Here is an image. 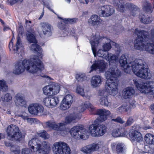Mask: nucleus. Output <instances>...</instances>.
<instances>
[{"instance_id": "obj_58", "label": "nucleus", "mask_w": 154, "mask_h": 154, "mask_svg": "<svg viewBox=\"0 0 154 154\" xmlns=\"http://www.w3.org/2000/svg\"><path fill=\"white\" fill-rule=\"evenodd\" d=\"M19 116L20 117L24 120H27V119H28V117L26 116L23 115H19Z\"/></svg>"}, {"instance_id": "obj_23", "label": "nucleus", "mask_w": 154, "mask_h": 154, "mask_svg": "<svg viewBox=\"0 0 154 154\" xmlns=\"http://www.w3.org/2000/svg\"><path fill=\"white\" fill-rule=\"evenodd\" d=\"M16 49H14V53H17L18 56L21 58L23 54V51L22 50V44L21 42L20 38L18 36L17 37V42L15 45Z\"/></svg>"}, {"instance_id": "obj_26", "label": "nucleus", "mask_w": 154, "mask_h": 154, "mask_svg": "<svg viewBox=\"0 0 154 154\" xmlns=\"http://www.w3.org/2000/svg\"><path fill=\"white\" fill-rule=\"evenodd\" d=\"M40 25L43 34L45 35H50L51 33V25L46 22L41 23Z\"/></svg>"}, {"instance_id": "obj_16", "label": "nucleus", "mask_w": 154, "mask_h": 154, "mask_svg": "<svg viewBox=\"0 0 154 154\" xmlns=\"http://www.w3.org/2000/svg\"><path fill=\"white\" fill-rule=\"evenodd\" d=\"M60 87L59 84L53 83L45 87L43 89L45 94L48 96L54 95L58 93L60 90Z\"/></svg>"}, {"instance_id": "obj_55", "label": "nucleus", "mask_w": 154, "mask_h": 154, "mask_svg": "<svg viewBox=\"0 0 154 154\" xmlns=\"http://www.w3.org/2000/svg\"><path fill=\"white\" fill-rule=\"evenodd\" d=\"M23 0H8V2L11 5H12L16 3L20 2H21Z\"/></svg>"}, {"instance_id": "obj_46", "label": "nucleus", "mask_w": 154, "mask_h": 154, "mask_svg": "<svg viewBox=\"0 0 154 154\" xmlns=\"http://www.w3.org/2000/svg\"><path fill=\"white\" fill-rule=\"evenodd\" d=\"M112 135L115 137H117L122 136L119 129H114L112 133Z\"/></svg>"}, {"instance_id": "obj_17", "label": "nucleus", "mask_w": 154, "mask_h": 154, "mask_svg": "<svg viewBox=\"0 0 154 154\" xmlns=\"http://www.w3.org/2000/svg\"><path fill=\"white\" fill-rule=\"evenodd\" d=\"M44 109L42 105L38 103L31 104L28 107L29 113L34 115L42 114L43 112Z\"/></svg>"}, {"instance_id": "obj_51", "label": "nucleus", "mask_w": 154, "mask_h": 154, "mask_svg": "<svg viewBox=\"0 0 154 154\" xmlns=\"http://www.w3.org/2000/svg\"><path fill=\"white\" fill-rule=\"evenodd\" d=\"M27 121L28 123L30 124L37 123V119L34 118H28V119H27Z\"/></svg>"}, {"instance_id": "obj_63", "label": "nucleus", "mask_w": 154, "mask_h": 154, "mask_svg": "<svg viewBox=\"0 0 154 154\" xmlns=\"http://www.w3.org/2000/svg\"><path fill=\"white\" fill-rule=\"evenodd\" d=\"M44 13V11H43V12L42 13V14L40 15V17L39 18V19H40L43 16Z\"/></svg>"}, {"instance_id": "obj_25", "label": "nucleus", "mask_w": 154, "mask_h": 154, "mask_svg": "<svg viewBox=\"0 0 154 154\" xmlns=\"http://www.w3.org/2000/svg\"><path fill=\"white\" fill-rule=\"evenodd\" d=\"M102 77L99 75H95L92 77L91 81V85L94 88L100 86L102 82Z\"/></svg>"}, {"instance_id": "obj_24", "label": "nucleus", "mask_w": 154, "mask_h": 154, "mask_svg": "<svg viewBox=\"0 0 154 154\" xmlns=\"http://www.w3.org/2000/svg\"><path fill=\"white\" fill-rule=\"evenodd\" d=\"M150 38L149 34L147 39L149 41L150 44H151L149 48H147V50L149 51L150 53L154 55V29H152L150 31Z\"/></svg>"}, {"instance_id": "obj_54", "label": "nucleus", "mask_w": 154, "mask_h": 154, "mask_svg": "<svg viewBox=\"0 0 154 154\" xmlns=\"http://www.w3.org/2000/svg\"><path fill=\"white\" fill-rule=\"evenodd\" d=\"M78 20V19L76 18H73L71 19H67L66 22L67 23H72L76 22Z\"/></svg>"}, {"instance_id": "obj_10", "label": "nucleus", "mask_w": 154, "mask_h": 154, "mask_svg": "<svg viewBox=\"0 0 154 154\" xmlns=\"http://www.w3.org/2000/svg\"><path fill=\"white\" fill-rule=\"evenodd\" d=\"M72 137L75 139L85 140L88 138L87 131L81 126H76L72 127L69 131Z\"/></svg>"}, {"instance_id": "obj_3", "label": "nucleus", "mask_w": 154, "mask_h": 154, "mask_svg": "<svg viewBox=\"0 0 154 154\" xmlns=\"http://www.w3.org/2000/svg\"><path fill=\"white\" fill-rule=\"evenodd\" d=\"M119 63L122 69L126 73H130L132 69L137 76L142 79H150L151 77L150 73L145 67V62L142 60H136L129 63L126 57L122 55L120 57Z\"/></svg>"}, {"instance_id": "obj_57", "label": "nucleus", "mask_w": 154, "mask_h": 154, "mask_svg": "<svg viewBox=\"0 0 154 154\" xmlns=\"http://www.w3.org/2000/svg\"><path fill=\"white\" fill-rule=\"evenodd\" d=\"M79 2L83 4H87L89 2V0H79Z\"/></svg>"}, {"instance_id": "obj_4", "label": "nucleus", "mask_w": 154, "mask_h": 154, "mask_svg": "<svg viewBox=\"0 0 154 154\" xmlns=\"http://www.w3.org/2000/svg\"><path fill=\"white\" fill-rule=\"evenodd\" d=\"M99 116L95 120L94 123L90 125L88 131L91 135L94 137L101 136L106 131L107 127L104 125L100 124L107 119V116L110 114V111L105 109H100L97 111Z\"/></svg>"}, {"instance_id": "obj_38", "label": "nucleus", "mask_w": 154, "mask_h": 154, "mask_svg": "<svg viewBox=\"0 0 154 154\" xmlns=\"http://www.w3.org/2000/svg\"><path fill=\"white\" fill-rule=\"evenodd\" d=\"M37 134L38 136L45 139H48L49 137V135L45 130L40 131Z\"/></svg>"}, {"instance_id": "obj_1", "label": "nucleus", "mask_w": 154, "mask_h": 154, "mask_svg": "<svg viewBox=\"0 0 154 154\" xmlns=\"http://www.w3.org/2000/svg\"><path fill=\"white\" fill-rule=\"evenodd\" d=\"M107 57L108 59L105 60L109 61L110 65L112 63L116 64L118 62L119 57L117 55L109 53ZM120 73L116 64L113 67H110L105 73V76L107 79L106 89L107 92L111 95L114 96L117 94L119 83L117 77Z\"/></svg>"}, {"instance_id": "obj_21", "label": "nucleus", "mask_w": 154, "mask_h": 154, "mask_svg": "<svg viewBox=\"0 0 154 154\" xmlns=\"http://www.w3.org/2000/svg\"><path fill=\"white\" fill-rule=\"evenodd\" d=\"M129 135L131 140L140 142L143 140V138L141 133L138 131L134 129L130 130Z\"/></svg>"}, {"instance_id": "obj_9", "label": "nucleus", "mask_w": 154, "mask_h": 154, "mask_svg": "<svg viewBox=\"0 0 154 154\" xmlns=\"http://www.w3.org/2000/svg\"><path fill=\"white\" fill-rule=\"evenodd\" d=\"M134 83L137 88L142 93L154 94V82L150 81L148 82H143L141 79L133 80Z\"/></svg>"}, {"instance_id": "obj_14", "label": "nucleus", "mask_w": 154, "mask_h": 154, "mask_svg": "<svg viewBox=\"0 0 154 154\" xmlns=\"http://www.w3.org/2000/svg\"><path fill=\"white\" fill-rule=\"evenodd\" d=\"M26 39L29 43H32L29 46L31 50L32 51L37 52L38 53L41 52V47L37 44V41L35 36L32 33L29 31H27L26 34Z\"/></svg>"}, {"instance_id": "obj_60", "label": "nucleus", "mask_w": 154, "mask_h": 154, "mask_svg": "<svg viewBox=\"0 0 154 154\" xmlns=\"http://www.w3.org/2000/svg\"><path fill=\"white\" fill-rule=\"evenodd\" d=\"M26 24V25H28L29 26H30V24L31 23V21L30 20H26L25 21Z\"/></svg>"}, {"instance_id": "obj_53", "label": "nucleus", "mask_w": 154, "mask_h": 154, "mask_svg": "<svg viewBox=\"0 0 154 154\" xmlns=\"http://www.w3.org/2000/svg\"><path fill=\"white\" fill-rule=\"evenodd\" d=\"M32 150L28 148H25L22 149V154H31Z\"/></svg>"}, {"instance_id": "obj_31", "label": "nucleus", "mask_w": 154, "mask_h": 154, "mask_svg": "<svg viewBox=\"0 0 154 154\" xmlns=\"http://www.w3.org/2000/svg\"><path fill=\"white\" fill-rule=\"evenodd\" d=\"M139 18L141 22L144 24H148L150 23L152 21V19L148 16L141 14L140 15Z\"/></svg>"}, {"instance_id": "obj_6", "label": "nucleus", "mask_w": 154, "mask_h": 154, "mask_svg": "<svg viewBox=\"0 0 154 154\" xmlns=\"http://www.w3.org/2000/svg\"><path fill=\"white\" fill-rule=\"evenodd\" d=\"M134 32L137 37L134 41V47L137 50H142L144 49L147 50L146 48L150 47L151 44L149 42L148 36V32L146 31L136 29Z\"/></svg>"}, {"instance_id": "obj_27", "label": "nucleus", "mask_w": 154, "mask_h": 154, "mask_svg": "<svg viewBox=\"0 0 154 154\" xmlns=\"http://www.w3.org/2000/svg\"><path fill=\"white\" fill-rule=\"evenodd\" d=\"M135 93L134 90L131 87H128L123 90L122 96L125 99L131 98Z\"/></svg>"}, {"instance_id": "obj_34", "label": "nucleus", "mask_w": 154, "mask_h": 154, "mask_svg": "<svg viewBox=\"0 0 154 154\" xmlns=\"http://www.w3.org/2000/svg\"><path fill=\"white\" fill-rule=\"evenodd\" d=\"M8 89V86L4 80H0V91L5 92Z\"/></svg>"}, {"instance_id": "obj_48", "label": "nucleus", "mask_w": 154, "mask_h": 154, "mask_svg": "<svg viewBox=\"0 0 154 154\" xmlns=\"http://www.w3.org/2000/svg\"><path fill=\"white\" fill-rule=\"evenodd\" d=\"M134 122V119L132 117H129L127 119L126 122L124 124L125 127L131 125Z\"/></svg>"}, {"instance_id": "obj_22", "label": "nucleus", "mask_w": 154, "mask_h": 154, "mask_svg": "<svg viewBox=\"0 0 154 154\" xmlns=\"http://www.w3.org/2000/svg\"><path fill=\"white\" fill-rule=\"evenodd\" d=\"M24 60L17 62L15 64L14 69L13 73L15 74H20L25 69V65L24 63Z\"/></svg>"}, {"instance_id": "obj_47", "label": "nucleus", "mask_w": 154, "mask_h": 154, "mask_svg": "<svg viewBox=\"0 0 154 154\" xmlns=\"http://www.w3.org/2000/svg\"><path fill=\"white\" fill-rule=\"evenodd\" d=\"M11 150L14 153V154H20V150L18 147L16 148L14 146H12L11 147Z\"/></svg>"}, {"instance_id": "obj_33", "label": "nucleus", "mask_w": 154, "mask_h": 154, "mask_svg": "<svg viewBox=\"0 0 154 154\" xmlns=\"http://www.w3.org/2000/svg\"><path fill=\"white\" fill-rule=\"evenodd\" d=\"M146 143L149 144L154 145V136L150 134H147L145 136Z\"/></svg>"}, {"instance_id": "obj_15", "label": "nucleus", "mask_w": 154, "mask_h": 154, "mask_svg": "<svg viewBox=\"0 0 154 154\" xmlns=\"http://www.w3.org/2000/svg\"><path fill=\"white\" fill-rule=\"evenodd\" d=\"M107 63L103 60H95L90 67L89 72L93 71H98L99 73L103 72L106 68Z\"/></svg>"}, {"instance_id": "obj_44", "label": "nucleus", "mask_w": 154, "mask_h": 154, "mask_svg": "<svg viewBox=\"0 0 154 154\" xmlns=\"http://www.w3.org/2000/svg\"><path fill=\"white\" fill-rule=\"evenodd\" d=\"M125 2L124 0H114L112 1V3L114 5L116 6L117 8L118 6L123 4Z\"/></svg>"}, {"instance_id": "obj_2", "label": "nucleus", "mask_w": 154, "mask_h": 154, "mask_svg": "<svg viewBox=\"0 0 154 154\" xmlns=\"http://www.w3.org/2000/svg\"><path fill=\"white\" fill-rule=\"evenodd\" d=\"M88 108L90 111L93 112L94 110L93 106L88 101H85L84 106H81L77 107H74L72 109L73 112L66 116L65 122L56 123L53 120H50L45 122V128L54 130H61V128L64 127L65 125L70 123H75L81 118V112H82Z\"/></svg>"}, {"instance_id": "obj_11", "label": "nucleus", "mask_w": 154, "mask_h": 154, "mask_svg": "<svg viewBox=\"0 0 154 154\" xmlns=\"http://www.w3.org/2000/svg\"><path fill=\"white\" fill-rule=\"evenodd\" d=\"M6 132L8 138L11 140H15L20 141L22 137V135L18 127L15 125H11L7 127Z\"/></svg>"}, {"instance_id": "obj_35", "label": "nucleus", "mask_w": 154, "mask_h": 154, "mask_svg": "<svg viewBox=\"0 0 154 154\" xmlns=\"http://www.w3.org/2000/svg\"><path fill=\"white\" fill-rule=\"evenodd\" d=\"M125 146L122 143H119L116 146V151L118 154H122L125 149Z\"/></svg>"}, {"instance_id": "obj_42", "label": "nucleus", "mask_w": 154, "mask_h": 154, "mask_svg": "<svg viewBox=\"0 0 154 154\" xmlns=\"http://www.w3.org/2000/svg\"><path fill=\"white\" fill-rule=\"evenodd\" d=\"M129 106L127 105H123L117 109L118 112H127L129 110Z\"/></svg>"}, {"instance_id": "obj_49", "label": "nucleus", "mask_w": 154, "mask_h": 154, "mask_svg": "<svg viewBox=\"0 0 154 154\" xmlns=\"http://www.w3.org/2000/svg\"><path fill=\"white\" fill-rule=\"evenodd\" d=\"M98 94L100 96V99L102 97L107 96V93L103 90H100L99 91Z\"/></svg>"}, {"instance_id": "obj_20", "label": "nucleus", "mask_w": 154, "mask_h": 154, "mask_svg": "<svg viewBox=\"0 0 154 154\" xmlns=\"http://www.w3.org/2000/svg\"><path fill=\"white\" fill-rule=\"evenodd\" d=\"M59 101V98L57 97H47L44 99L43 102L46 106L52 108L55 106Z\"/></svg>"}, {"instance_id": "obj_45", "label": "nucleus", "mask_w": 154, "mask_h": 154, "mask_svg": "<svg viewBox=\"0 0 154 154\" xmlns=\"http://www.w3.org/2000/svg\"><path fill=\"white\" fill-rule=\"evenodd\" d=\"M76 92L82 96H84L85 95L83 88L79 85L77 86Z\"/></svg>"}, {"instance_id": "obj_50", "label": "nucleus", "mask_w": 154, "mask_h": 154, "mask_svg": "<svg viewBox=\"0 0 154 154\" xmlns=\"http://www.w3.org/2000/svg\"><path fill=\"white\" fill-rule=\"evenodd\" d=\"M51 1L49 0H46L45 1V2H44V5L48 9H49L51 11L53 12L55 14H56L54 12V11L51 9L50 7L49 6V4L50 3Z\"/></svg>"}, {"instance_id": "obj_32", "label": "nucleus", "mask_w": 154, "mask_h": 154, "mask_svg": "<svg viewBox=\"0 0 154 154\" xmlns=\"http://www.w3.org/2000/svg\"><path fill=\"white\" fill-rule=\"evenodd\" d=\"M143 9L145 12L149 13H151L152 11V8L151 5L146 1L143 2Z\"/></svg>"}, {"instance_id": "obj_28", "label": "nucleus", "mask_w": 154, "mask_h": 154, "mask_svg": "<svg viewBox=\"0 0 154 154\" xmlns=\"http://www.w3.org/2000/svg\"><path fill=\"white\" fill-rule=\"evenodd\" d=\"M15 102L17 105L23 106L26 104L23 95L21 93L17 94L15 97Z\"/></svg>"}, {"instance_id": "obj_30", "label": "nucleus", "mask_w": 154, "mask_h": 154, "mask_svg": "<svg viewBox=\"0 0 154 154\" xmlns=\"http://www.w3.org/2000/svg\"><path fill=\"white\" fill-rule=\"evenodd\" d=\"M58 26L60 29L63 30V36H66L70 33L71 31L70 29H69L66 25H64L62 23H59Z\"/></svg>"}, {"instance_id": "obj_64", "label": "nucleus", "mask_w": 154, "mask_h": 154, "mask_svg": "<svg viewBox=\"0 0 154 154\" xmlns=\"http://www.w3.org/2000/svg\"><path fill=\"white\" fill-rule=\"evenodd\" d=\"M151 124L152 126L154 127V118L153 119Z\"/></svg>"}, {"instance_id": "obj_12", "label": "nucleus", "mask_w": 154, "mask_h": 154, "mask_svg": "<svg viewBox=\"0 0 154 154\" xmlns=\"http://www.w3.org/2000/svg\"><path fill=\"white\" fill-rule=\"evenodd\" d=\"M53 149L54 154H70L71 150L66 143L63 142L55 143Z\"/></svg>"}, {"instance_id": "obj_41", "label": "nucleus", "mask_w": 154, "mask_h": 154, "mask_svg": "<svg viewBox=\"0 0 154 154\" xmlns=\"http://www.w3.org/2000/svg\"><path fill=\"white\" fill-rule=\"evenodd\" d=\"M2 101H6L7 102H10L12 98L11 94L8 93H7L5 94L1 97Z\"/></svg>"}, {"instance_id": "obj_19", "label": "nucleus", "mask_w": 154, "mask_h": 154, "mask_svg": "<svg viewBox=\"0 0 154 154\" xmlns=\"http://www.w3.org/2000/svg\"><path fill=\"white\" fill-rule=\"evenodd\" d=\"M99 148L98 144L95 143L82 147L80 150L85 154H91L93 151L97 150Z\"/></svg>"}, {"instance_id": "obj_43", "label": "nucleus", "mask_w": 154, "mask_h": 154, "mask_svg": "<svg viewBox=\"0 0 154 154\" xmlns=\"http://www.w3.org/2000/svg\"><path fill=\"white\" fill-rule=\"evenodd\" d=\"M71 105L68 104L67 103L64 102L62 100L61 104L60 106V109L63 110H65L68 109Z\"/></svg>"}, {"instance_id": "obj_59", "label": "nucleus", "mask_w": 154, "mask_h": 154, "mask_svg": "<svg viewBox=\"0 0 154 154\" xmlns=\"http://www.w3.org/2000/svg\"><path fill=\"white\" fill-rule=\"evenodd\" d=\"M150 108L152 112L154 113V104L151 105L150 107Z\"/></svg>"}, {"instance_id": "obj_8", "label": "nucleus", "mask_w": 154, "mask_h": 154, "mask_svg": "<svg viewBox=\"0 0 154 154\" xmlns=\"http://www.w3.org/2000/svg\"><path fill=\"white\" fill-rule=\"evenodd\" d=\"M29 146L33 152H38L43 154H48L50 150V146L48 143L43 141L40 143V141L36 138H33L29 142Z\"/></svg>"}, {"instance_id": "obj_29", "label": "nucleus", "mask_w": 154, "mask_h": 154, "mask_svg": "<svg viewBox=\"0 0 154 154\" xmlns=\"http://www.w3.org/2000/svg\"><path fill=\"white\" fill-rule=\"evenodd\" d=\"M91 24L93 25H99L101 23L102 20L99 17L96 15H93L91 16L90 19Z\"/></svg>"}, {"instance_id": "obj_37", "label": "nucleus", "mask_w": 154, "mask_h": 154, "mask_svg": "<svg viewBox=\"0 0 154 154\" xmlns=\"http://www.w3.org/2000/svg\"><path fill=\"white\" fill-rule=\"evenodd\" d=\"M109 53L105 51L103 49H100L97 51V55L99 57H102L105 59H107V56Z\"/></svg>"}, {"instance_id": "obj_40", "label": "nucleus", "mask_w": 154, "mask_h": 154, "mask_svg": "<svg viewBox=\"0 0 154 154\" xmlns=\"http://www.w3.org/2000/svg\"><path fill=\"white\" fill-rule=\"evenodd\" d=\"M76 79L79 82H83L86 80V77L85 73H79L75 76Z\"/></svg>"}, {"instance_id": "obj_39", "label": "nucleus", "mask_w": 154, "mask_h": 154, "mask_svg": "<svg viewBox=\"0 0 154 154\" xmlns=\"http://www.w3.org/2000/svg\"><path fill=\"white\" fill-rule=\"evenodd\" d=\"M63 100L68 104L71 105L73 102V99L72 96L71 95L67 94L64 97Z\"/></svg>"}, {"instance_id": "obj_62", "label": "nucleus", "mask_w": 154, "mask_h": 154, "mask_svg": "<svg viewBox=\"0 0 154 154\" xmlns=\"http://www.w3.org/2000/svg\"><path fill=\"white\" fill-rule=\"evenodd\" d=\"M5 137V136L4 134L1 133H0V140L1 139H3Z\"/></svg>"}, {"instance_id": "obj_36", "label": "nucleus", "mask_w": 154, "mask_h": 154, "mask_svg": "<svg viewBox=\"0 0 154 154\" xmlns=\"http://www.w3.org/2000/svg\"><path fill=\"white\" fill-rule=\"evenodd\" d=\"M100 102L101 105L106 106H109L111 105V103L108 101L107 96L102 97L100 99Z\"/></svg>"}, {"instance_id": "obj_18", "label": "nucleus", "mask_w": 154, "mask_h": 154, "mask_svg": "<svg viewBox=\"0 0 154 154\" xmlns=\"http://www.w3.org/2000/svg\"><path fill=\"white\" fill-rule=\"evenodd\" d=\"M99 14L101 16L103 17H109L112 14L114 11L112 7L109 5H105L102 6Z\"/></svg>"}, {"instance_id": "obj_56", "label": "nucleus", "mask_w": 154, "mask_h": 154, "mask_svg": "<svg viewBox=\"0 0 154 154\" xmlns=\"http://www.w3.org/2000/svg\"><path fill=\"white\" fill-rule=\"evenodd\" d=\"M130 104L132 107L134 108L135 106L136 102L134 100H131L130 101Z\"/></svg>"}, {"instance_id": "obj_13", "label": "nucleus", "mask_w": 154, "mask_h": 154, "mask_svg": "<svg viewBox=\"0 0 154 154\" xmlns=\"http://www.w3.org/2000/svg\"><path fill=\"white\" fill-rule=\"evenodd\" d=\"M128 9L130 10L131 15L134 16H135L139 12L138 8L135 5L131 3H126V2L116 8L117 11L121 12H125Z\"/></svg>"}, {"instance_id": "obj_5", "label": "nucleus", "mask_w": 154, "mask_h": 154, "mask_svg": "<svg viewBox=\"0 0 154 154\" xmlns=\"http://www.w3.org/2000/svg\"><path fill=\"white\" fill-rule=\"evenodd\" d=\"M103 40V41L107 42V43L103 45V49L105 51L107 52L111 48V45H113L115 46V51H117V54H118L121 51V49L118 44L111 41V40L106 37H103L100 38V36L98 35H92L90 42L91 45L92 50L95 57L96 56V47L99 43V41Z\"/></svg>"}, {"instance_id": "obj_52", "label": "nucleus", "mask_w": 154, "mask_h": 154, "mask_svg": "<svg viewBox=\"0 0 154 154\" xmlns=\"http://www.w3.org/2000/svg\"><path fill=\"white\" fill-rule=\"evenodd\" d=\"M111 121L112 122H119L121 124H123L125 122L124 121L122 120V118L120 117H119L116 119H111Z\"/></svg>"}, {"instance_id": "obj_61", "label": "nucleus", "mask_w": 154, "mask_h": 154, "mask_svg": "<svg viewBox=\"0 0 154 154\" xmlns=\"http://www.w3.org/2000/svg\"><path fill=\"white\" fill-rule=\"evenodd\" d=\"M116 144L115 143H112L111 144V147L112 149H114L115 148Z\"/></svg>"}, {"instance_id": "obj_7", "label": "nucleus", "mask_w": 154, "mask_h": 154, "mask_svg": "<svg viewBox=\"0 0 154 154\" xmlns=\"http://www.w3.org/2000/svg\"><path fill=\"white\" fill-rule=\"evenodd\" d=\"M24 63L25 65L26 70L32 74L40 72L44 69L42 61L35 55H33L29 60H24Z\"/></svg>"}]
</instances>
